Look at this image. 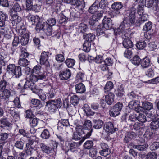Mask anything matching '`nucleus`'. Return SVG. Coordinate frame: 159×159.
<instances>
[{"label":"nucleus","instance_id":"obj_48","mask_svg":"<svg viewBox=\"0 0 159 159\" xmlns=\"http://www.w3.org/2000/svg\"><path fill=\"white\" fill-rule=\"evenodd\" d=\"M84 110L86 115L88 116L93 115L94 113V112L91 110L89 107L86 104L84 106Z\"/></svg>","mask_w":159,"mask_h":159},{"label":"nucleus","instance_id":"obj_58","mask_svg":"<svg viewBox=\"0 0 159 159\" xmlns=\"http://www.w3.org/2000/svg\"><path fill=\"white\" fill-rule=\"evenodd\" d=\"M136 136L135 134L133 132H129L127 133L125 136V139L127 141H129V139L134 138Z\"/></svg>","mask_w":159,"mask_h":159},{"label":"nucleus","instance_id":"obj_17","mask_svg":"<svg viewBox=\"0 0 159 159\" xmlns=\"http://www.w3.org/2000/svg\"><path fill=\"white\" fill-rule=\"evenodd\" d=\"M11 21L14 26H16L21 22V18L18 15H13L11 18Z\"/></svg>","mask_w":159,"mask_h":159},{"label":"nucleus","instance_id":"obj_3","mask_svg":"<svg viewBox=\"0 0 159 159\" xmlns=\"http://www.w3.org/2000/svg\"><path fill=\"white\" fill-rule=\"evenodd\" d=\"M122 103L118 102L109 111L110 116L115 117L118 116L122 109Z\"/></svg>","mask_w":159,"mask_h":159},{"label":"nucleus","instance_id":"obj_27","mask_svg":"<svg viewBox=\"0 0 159 159\" xmlns=\"http://www.w3.org/2000/svg\"><path fill=\"white\" fill-rule=\"evenodd\" d=\"M40 147L42 151L46 153H50L52 151L51 148L43 143H41L40 145Z\"/></svg>","mask_w":159,"mask_h":159},{"label":"nucleus","instance_id":"obj_51","mask_svg":"<svg viewBox=\"0 0 159 159\" xmlns=\"http://www.w3.org/2000/svg\"><path fill=\"white\" fill-rule=\"evenodd\" d=\"M137 120L141 123L147 121L148 120L146 118V116L143 114H139L137 117Z\"/></svg>","mask_w":159,"mask_h":159},{"label":"nucleus","instance_id":"obj_64","mask_svg":"<svg viewBox=\"0 0 159 159\" xmlns=\"http://www.w3.org/2000/svg\"><path fill=\"white\" fill-rule=\"evenodd\" d=\"M97 153V149L95 148H92L89 152V155L91 157H95Z\"/></svg>","mask_w":159,"mask_h":159},{"label":"nucleus","instance_id":"obj_41","mask_svg":"<svg viewBox=\"0 0 159 159\" xmlns=\"http://www.w3.org/2000/svg\"><path fill=\"white\" fill-rule=\"evenodd\" d=\"M16 66L14 64H9L7 66L6 69L7 72L11 75L14 72Z\"/></svg>","mask_w":159,"mask_h":159},{"label":"nucleus","instance_id":"obj_14","mask_svg":"<svg viewBox=\"0 0 159 159\" xmlns=\"http://www.w3.org/2000/svg\"><path fill=\"white\" fill-rule=\"evenodd\" d=\"M72 4L75 5V7H76L80 10H82L85 6L84 0H73L72 2Z\"/></svg>","mask_w":159,"mask_h":159},{"label":"nucleus","instance_id":"obj_12","mask_svg":"<svg viewBox=\"0 0 159 159\" xmlns=\"http://www.w3.org/2000/svg\"><path fill=\"white\" fill-rule=\"evenodd\" d=\"M54 101L50 100L46 102V106L48 111L51 113L54 112L57 109L55 105V103H53Z\"/></svg>","mask_w":159,"mask_h":159},{"label":"nucleus","instance_id":"obj_47","mask_svg":"<svg viewBox=\"0 0 159 159\" xmlns=\"http://www.w3.org/2000/svg\"><path fill=\"white\" fill-rule=\"evenodd\" d=\"M79 100V98L75 95H73L71 97L70 99V102L74 106L78 103Z\"/></svg>","mask_w":159,"mask_h":159},{"label":"nucleus","instance_id":"obj_54","mask_svg":"<svg viewBox=\"0 0 159 159\" xmlns=\"http://www.w3.org/2000/svg\"><path fill=\"white\" fill-rule=\"evenodd\" d=\"M133 127L134 130H138L142 129L144 127V125L143 123L136 122L134 124Z\"/></svg>","mask_w":159,"mask_h":159},{"label":"nucleus","instance_id":"obj_1","mask_svg":"<svg viewBox=\"0 0 159 159\" xmlns=\"http://www.w3.org/2000/svg\"><path fill=\"white\" fill-rule=\"evenodd\" d=\"M135 2L131 7L129 12L128 17L125 18L121 23L119 29V31L122 32L124 30H127L131 25L134 23L135 21V13L136 12V8H137V13L140 16L139 17L138 22L140 25L147 21L148 19V16L145 14H143V11L144 0H134Z\"/></svg>","mask_w":159,"mask_h":159},{"label":"nucleus","instance_id":"obj_18","mask_svg":"<svg viewBox=\"0 0 159 159\" xmlns=\"http://www.w3.org/2000/svg\"><path fill=\"white\" fill-rule=\"evenodd\" d=\"M140 64L143 68H148L151 66L150 60L148 58L146 57L141 60Z\"/></svg>","mask_w":159,"mask_h":159},{"label":"nucleus","instance_id":"obj_45","mask_svg":"<svg viewBox=\"0 0 159 159\" xmlns=\"http://www.w3.org/2000/svg\"><path fill=\"white\" fill-rule=\"evenodd\" d=\"M84 77V73L79 72L77 74L75 79L77 81L81 82L83 81Z\"/></svg>","mask_w":159,"mask_h":159},{"label":"nucleus","instance_id":"obj_44","mask_svg":"<svg viewBox=\"0 0 159 159\" xmlns=\"http://www.w3.org/2000/svg\"><path fill=\"white\" fill-rule=\"evenodd\" d=\"M150 127L153 129H156L159 127V119L153 121L150 124Z\"/></svg>","mask_w":159,"mask_h":159},{"label":"nucleus","instance_id":"obj_11","mask_svg":"<svg viewBox=\"0 0 159 159\" xmlns=\"http://www.w3.org/2000/svg\"><path fill=\"white\" fill-rule=\"evenodd\" d=\"M71 75L70 70L68 69L65 70L61 71L59 76L62 80H67L69 78Z\"/></svg>","mask_w":159,"mask_h":159},{"label":"nucleus","instance_id":"obj_4","mask_svg":"<svg viewBox=\"0 0 159 159\" xmlns=\"http://www.w3.org/2000/svg\"><path fill=\"white\" fill-rule=\"evenodd\" d=\"M49 53L48 52L43 51L41 53L40 58V63L46 67H49L50 64L48 61Z\"/></svg>","mask_w":159,"mask_h":159},{"label":"nucleus","instance_id":"obj_23","mask_svg":"<svg viewBox=\"0 0 159 159\" xmlns=\"http://www.w3.org/2000/svg\"><path fill=\"white\" fill-rule=\"evenodd\" d=\"M16 28L17 30H18L19 33L20 34H23L26 30L23 23L21 22L16 26Z\"/></svg>","mask_w":159,"mask_h":159},{"label":"nucleus","instance_id":"obj_13","mask_svg":"<svg viewBox=\"0 0 159 159\" xmlns=\"http://www.w3.org/2000/svg\"><path fill=\"white\" fill-rule=\"evenodd\" d=\"M104 129L107 132L111 134L114 133L116 131V129L114 128L113 124L111 122H108L104 125Z\"/></svg>","mask_w":159,"mask_h":159},{"label":"nucleus","instance_id":"obj_57","mask_svg":"<svg viewBox=\"0 0 159 159\" xmlns=\"http://www.w3.org/2000/svg\"><path fill=\"white\" fill-rule=\"evenodd\" d=\"M93 143L92 141H87L84 144V147L86 149H90L93 146Z\"/></svg>","mask_w":159,"mask_h":159},{"label":"nucleus","instance_id":"obj_34","mask_svg":"<svg viewBox=\"0 0 159 159\" xmlns=\"http://www.w3.org/2000/svg\"><path fill=\"white\" fill-rule=\"evenodd\" d=\"M142 106L143 110H150L153 108L152 104L148 102H143Z\"/></svg>","mask_w":159,"mask_h":159},{"label":"nucleus","instance_id":"obj_52","mask_svg":"<svg viewBox=\"0 0 159 159\" xmlns=\"http://www.w3.org/2000/svg\"><path fill=\"white\" fill-rule=\"evenodd\" d=\"M133 54L132 50L126 49L124 52V56L126 58L129 59L131 58Z\"/></svg>","mask_w":159,"mask_h":159},{"label":"nucleus","instance_id":"obj_55","mask_svg":"<svg viewBox=\"0 0 159 159\" xmlns=\"http://www.w3.org/2000/svg\"><path fill=\"white\" fill-rule=\"evenodd\" d=\"M41 137L44 139H48L50 136V133L47 129H44L42 133Z\"/></svg>","mask_w":159,"mask_h":159},{"label":"nucleus","instance_id":"obj_8","mask_svg":"<svg viewBox=\"0 0 159 159\" xmlns=\"http://www.w3.org/2000/svg\"><path fill=\"white\" fill-rule=\"evenodd\" d=\"M100 147L101 149L99 151V153L102 156L106 157L110 153L108 146L104 143H100Z\"/></svg>","mask_w":159,"mask_h":159},{"label":"nucleus","instance_id":"obj_29","mask_svg":"<svg viewBox=\"0 0 159 159\" xmlns=\"http://www.w3.org/2000/svg\"><path fill=\"white\" fill-rule=\"evenodd\" d=\"M83 37L85 39L86 41L91 42L94 39L95 35L90 33L88 34L85 33L83 35Z\"/></svg>","mask_w":159,"mask_h":159},{"label":"nucleus","instance_id":"obj_25","mask_svg":"<svg viewBox=\"0 0 159 159\" xmlns=\"http://www.w3.org/2000/svg\"><path fill=\"white\" fill-rule=\"evenodd\" d=\"M122 43L123 46L126 48H131L133 46L132 42L128 39H125Z\"/></svg>","mask_w":159,"mask_h":159},{"label":"nucleus","instance_id":"obj_49","mask_svg":"<svg viewBox=\"0 0 159 159\" xmlns=\"http://www.w3.org/2000/svg\"><path fill=\"white\" fill-rule=\"evenodd\" d=\"M10 125V124L6 119H2L0 120V126L1 127H9Z\"/></svg>","mask_w":159,"mask_h":159},{"label":"nucleus","instance_id":"obj_30","mask_svg":"<svg viewBox=\"0 0 159 159\" xmlns=\"http://www.w3.org/2000/svg\"><path fill=\"white\" fill-rule=\"evenodd\" d=\"M115 93L116 95L118 97H121L124 96L125 92L122 86H120L118 88V89L115 91Z\"/></svg>","mask_w":159,"mask_h":159},{"label":"nucleus","instance_id":"obj_35","mask_svg":"<svg viewBox=\"0 0 159 159\" xmlns=\"http://www.w3.org/2000/svg\"><path fill=\"white\" fill-rule=\"evenodd\" d=\"M45 25H47L46 23L39 22L36 25V30L37 31H39L41 30H43V31L44 29V27Z\"/></svg>","mask_w":159,"mask_h":159},{"label":"nucleus","instance_id":"obj_53","mask_svg":"<svg viewBox=\"0 0 159 159\" xmlns=\"http://www.w3.org/2000/svg\"><path fill=\"white\" fill-rule=\"evenodd\" d=\"M152 26V22L148 21L145 23L144 25L143 26V30L144 31H148L151 30Z\"/></svg>","mask_w":159,"mask_h":159},{"label":"nucleus","instance_id":"obj_61","mask_svg":"<svg viewBox=\"0 0 159 159\" xmlns=\"http://www.w3.org/2000/svg\"><path fill=\"white\" fill-rule=\"evenodd\" d=\"M39 18L38 16H32L30 18V22L32 25H34L38 23Z\"/></svg>","mask_w":159,"mask_h":159},{"label":"nucleus","instance_id":"obj_46","mask_svg":"<svg viewBox=\"0 0 159 159\" xmlns=\"http://www.w3.org/2000/svg\"><path fill=\"white\" fill-rule=\"evenodd\" d=\"M29 71H31L33 73H34L36 74H39L41 71V66L39 65H37L35 66L32 70L29 68H28Z\"/></svg>","mask_w":159,"mask_h":159},{"label":"nucleus","instance_id":"obj_10","mask_svg":"<svg viewBox=\"0 0 159 159\" xmlns=\"http://www.w3.org/2000/svg\"><path fill=\"white\" fill-rule=\"evenodd\" d=\"M102 22L103 27L106 29H110L112 28V20L110 18L104 17Z\"/></svg>","mask_w":159,"mask_h":159},{"label":"nucleus","instance_id":"obj_38","mask_svg":"<svg viewBox=\"0 0 159 159\" xmlns=\"http://www.w3.org/2000/svg\"><path fill=\"white\" fill-rule=\"evenodd\" d=\"M10 114L15 121H18L20 120L19 114L15 111H11Z\"/></svg>","mask_w":159,"mask_h":159},{"label":"nucleus","instance_id":"obj_33","mask_svg":"<svg viewBox=\"0 0 159 159\" xmlns=\"http://www.w3.org/2000/svg\"><path fill=\"white\" fill-rule=\"evenodd\" d=\"M29 63V61L25 58H20L18 62V64L22 66H26Z\"/></svg>","mask_w":159,"mask_h":159},{"label":"nucleus","instance_id":"obj_16","mask_svg":"<svg viewBox=\"0 0 159 159\" xmlns=\"http://www.w3.org/2000/svg\"><path fill=\"white\" fill-rule=\"evenodd\" d=\"M115 95L112 93L109 92L105 96V101L107 103L111 105L114 101Z\"/></svg>","mask_w":159,"mask_h":159},{"label":"nucleus","instance_id":"obj_40","mask_svg":"<svg viewBox=\"0 0 159 159\" xmlns=\"http://www.w3.org/2000/svg\"><path fill=\"white\" fill-rule=\"evenodd\" d=\"M141 59L137 55L134 56L131 60V62L135 65L138 66L141 62Z\"/></svg>","mask_w":159,"mask_h":159},{"label":"nucleus","instance_id":"obj_21","mask_svg":"<svg viewBox=\"0 0 159 159\" xmlns=\"http://www.w3.org/2000/svg\"><path fill=\"white\" fill-rule=\"evenodd\" d=\"M98 3L95 2L93 4L89 9V12L92 14H94L98 10L99 7Z\"/></svg>","mask_w":159,"mask_h":159},{"label":"nucleus","instance_id":"obj_19","mask_svg":"<svg viewBox=\"0 0 159 159\" xmlns=\"http://www.w3.org/2000/svg\"><path fill=\"white\" fill-rule=\"evenodd\" d=\"M75 90L77 93H82L85 91L84 85L82 83H80L75 85Z\"/></svg>","mask_w":159,"mask_h":159},{"label":"nucleus","instance_id":"obj_22","mask_svg":"<svg viewBox=\"0 0 159 159\" xmlns=\"http://www.w3.org/2000/svg\"><path fill=\"white\" fill-rule=\"evenodd\" d=\"M103 12L102 11H98L92 16V20L93 21H97L102 16Z\"/></svg>","mask_w":159,"mask_h":159},{"label":"nucleus","instance_id":"obj_36","mask_svg":"<svg viewBox=\"0 0 159 159\" xmlns=\"http://www.w3.org/2000/svg\"><path fill=\"white\" fill-rule=\"evenodd\" d=\"M159 44L157 42H152L148 44V47L150 50H154L159 47Z\"/></svg>","mask_w":159,"mask_h":159},{"label":"nucleus","instance_id":"obj_5","mask_svg":"<svg viewBox=\"0 0 159 159\" xmlns=\"http://www.w3.org/2000/svg\"><path fill=\"white\" fill-rule=\"evenodd\" d=\"M9 86V83L5 80H2L0 81V89L4 91L6 98H8L10 95V92L8 89Z\"/></svg>","mask_w":159,"mask_h":159},{"label":"nucleus","instance_id":"obj_24","mask_svg":"<svg viewBox=\"0 0 159 159\" xmlns=\"http://www.w3.org/2000/svg\"><path fill=\"white\" fill-rule=\"evenodd\" d=\"M93 122L94 124L93 127L97 129L101 128L103 124V122L100 120H94Z\"/></svg>","mask_w":159,"mask_h":159},{"label":"nucleus","instance_id":"obj_39","mask_svg":"<svg viewBox=\"0 0 159 159\" xmlns=\"http://www.w3.org/2000/svg\"><path fill=\"white\" fill-rule=\"evenodd\" d=\"M8 137V134L7 133H1L0 135V144L4 143Z\"/></svg>","mask_w":159,"mask_h":159},{"label":"nucleus","instance_id":"obj_63","mask_svg":"<svg viewBox=\"0 0 159 159\" xmlns=\"http://www.w3.org/2000/svg\"><path fill=\"white\" fill-rule=\"evenodd\" d=\"M24 145V143L21 141H17L15 144V146L18 149L22 150L23 149Z\"/></svg>","mask_w":159,"mask_h":159},{"label":"nucleus","instance_id":"obj_56","mask_svg":"<svg viewBox=\"0 0 159 159\" xmlns=\"http://www.w3.org/2000/svg\"><path fill=\"white\" fill-rule=\"evenodd\" d=\"M38 123V120L37 118H31L30 119L29 123L31 127H33L36 126Z\"/></svg>","mask_w":159,"mask_h":159},{"label":"nucleus","instance_id":"obj_2","mask_svg":"<svg viewBox=\"0 0 159 159\" xmlns=\"http://www.w3.org/2000/svg\"><path fill=\"white\" fill-rule=\"evenodd\" d=\"M92 126V124L91 121L89 120H86L85 121L83 125L84 129L89 130V131L87 132L86 135L82 137L81 140L79 142V145H81L84 140L86 139L89 138L91 135L92 130L91 129Z\"/></svg>","mask_w":159,"mask_h":159},{"label":"nucleus","instance_id":"obj_20","mask_svg":"<svg viewBox=\"0 0 159 159\" xmlns=\"http://www.w3.org/2000/svg\"><path fill=\"white\" fill-rule=\"evenodd\" d=\"M24 88L25 89H30L34 92L36 89V86L34 83L30 82L28 80L24 85Z\"/></svg>","mask_w":159,"mask_h":159},{"label":"nucleus","instance_id":"obj_31","mask_svg":"<svg viewBox=\"0 0 159 159\" xmlns=\"http://www.w3.org/2000/svg\"><path fill=\"white\" fill-rule=\"evenodd\" d=\"M31 103L32 104L34 105L36 107L41 108L43 106L40 101L36 99H32L31 100Z\"/></svg>","mask_w":159,"mask_h":159},{"label":"nucleus","instance_id":"obj_7","mask_svg":"<svg viewBox=\"0 0 159 159\" xmlns=\"http://www.w3.org/2000/svg\"><path fill=\"white\" fill-rule=\"evenodd\" d=\"M76 132L74 134L73 139L75 140H80L82 137V135L85 133L84 129L81 126H78L76 128Z\"/></svg>","mask_w":159,"mask_h":159},{"label":"nucleus","instance_id":"obj_6","mask_svg":"<svg viewBox=\"0 0 159 159\" xmlns=\"http://www.w3.org/2000/svg\"><path fill=\"white\" fill-rule=\"evenodd\" d=\"M46 74L44 72L41 75H37L34 74L29 75L27 78L28 80L32 83L37 82L39 80H43L46 79Z\"/></svg>","mask_w":159,"mask_h":159},{"label":"nucleus","instance_id":"obj_50","mask_svg":"<svg viewBox=\"0 0 159 159\" xmlns=\"http://www.w3.org/2000/svg\"><path fill=\"white\" fill-rule=\"evenodd\" d=\"M54 101L53 103H55V105L57 107V108H60L62 105L63 102L60 98H58L55 100H51Z\"/></svg>","mask_w":159,"mask_h":159},{"label":"nucleus","instance_id":"obj_32","mask_svg":"<svg viewBox=\"0 0 159 159\" xmlns=\"http://www.w3.org/2000/svg\"><path fill=\"white\" fill-rule=\"evenodd\" d=\"M75 63V60L72 58L67 59L65 61V63L69 68H72L73 67Z\"/></svg>","mask_w":159,"mask_h":159},{"label":"nucleus","instance_id":"obj_60","mask_svg":"<svg viewBox=\"0 0 159 159\" xmlns=\"http://www.w3.org/2000/svg\"><path fill=\"white\" fill-rule=\"evenodd\" d=\"M146 46V44L144 41L139 42L136 44V47L139 49H143Z\"/></svg>","mask_w":159,"mask_h":159},{"label":"nucleus","instance_id":"obj_26","mask_svg":"<svg viewBox=\"0 0 159 159\" xmlns=\"http://www.w3.org/2000/svg\"><path fill=\"white\" fill-rule=\"evenodd\" d=\"M29 35L28 34H24L20 39V43L22 45H25L28 43L29 40Z\"/></svg>","mask_w":159,"mask_h":159},{"label":"nucleus","instance_id":"obj_37","mask_svg":"<svg viewBox=\"0 0 159 159\" xmlns=\"http://www.w3.org/2000/svg\"><path fill=\"white\" fill-rule=\"evenodd\" d=\"M113 87V84L111 81L107 82L104 87L105 92L107 93L110 91Z\"/></svg>","mask_w":159,"mask_h":159},{"label":"nucleus","instance_id":"obj_15","mask_svg":"<svg viewBox=\"0 0 159 159\" xmlns=\"http://www.w3.org/2000/svg\"><path fill=\"white\" fill-rule=\"evenodd\" d=\"M123 6L122 3L120 2H116L112 4L111 7L112 9H114V11L116 14L120 13L119 10L121 9Z\"/></svg>","mask_w":159,"mask_h":159},{"label":"nucleus","instance_id":"obj_62","mask_svg":"<svg viewBox=\"0 0 159 159\" xmlns=\"http://www.w3.org/2000/svg\"><path fill=\"white\" fill-rule=\"evenodd\" d=\"M88 27L86 24L84 23H81L79 25V29L80 31L84 33L86 31Z\"/></svg>","mask_w":159,"mask_h":159},{"label":"nucleus","instance_id":"obj_42","mask_svg":"<svg viewBox=\"0 0 159 159\" xmlns=\"http://www.w3.org/2000/svg\"><path fill=\"white\" fill-rule=\"evenodd\" d=\"M91 46V42L85 41L83 45V50L86 52L89 51Z\"/></svg>","mask_w":159,"mask_h":159},{"label":"nucleus","instance_id":"obj_43","mask_svg":"<svg viewBox=\"0 0 159 159\" xmlns=\"http://www.w3.org/2000/svg\"><path fill=\"white\" fill-rule=\"evenodd\" d=\"M157 154L155 152H150L143 157L142 159H156Z\"/></svg>","mask_w":159,"mask_h":159},{"label":"nucleus","instance_id":"obj_9","mask_svg":"<svg viewBox=\"0 0 159 159\" xmlns=\"http://www.w3.org/2000/svg\"><path fill=\"white\" fill-rule=\"evenodd\" d=\"M26 7L27 9L29 11L32 10L38 12L39 11L40 9L39 7L37 5H34L33 1L31 0H26Z\"/></svg>","mask_w":159,"mask_h":159},{"label":"nucleus","instance_id":"obj_59","mask_svg":"<svg viewBox=\"0 0 159 159\" xmlns=\"http://www.w3.org/2000/svg\"><path fill=\"white\" fill-rule=\"evenodd\" d=\"M56 20L55 19L51 18L48 19L47 20L46 24L49 26L52 27L55 25Z\"/></svg>","mask_w":159,"mask_h":159},{"label":"nucleus","instance_id":"obj_28","mask_svg":"<svg viewBox=\"0 0 159 159\" xmlns=\"http://www.w3.org/2000/svg\"><path fill=\"white\" fill-rule=\"evenodd\" d=\"M11 75H15L16 78L20 77L22 75L21 68L19 66H16Z\"/></svg>","mask_w":159,"mask_h":159}]
</instances>
